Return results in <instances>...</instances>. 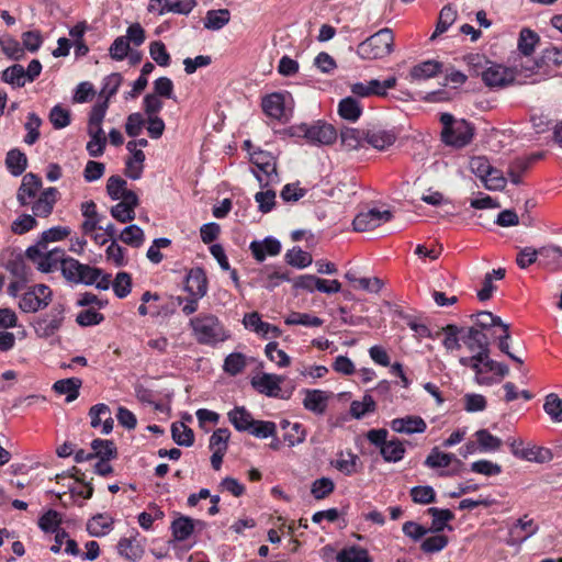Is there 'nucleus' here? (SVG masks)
I'll use <instances>...</instances> for the list:
<instances>
[{
    "instance_id": "1",
    "label": "nucleus",
    "mask_w": 562,
    "mask_h": 562,
    "mask_svg": "<svg viewBox=\"0 0 562 562\" xmlns=\"http://www.w3.org/2000/svg\"><path fill=\"white\" fill-rule=\"evenodd\" d=\"M194 339L200 345L215 346L229 338L223 323L213 314L201 313L189 322Z\"/></svg>"
},
{
    "instance_id": "2",
    "label": "nucleus",
    "mask_w": 562,
    "mask_h": 562,
    "mask_svg": "<svg viewBox=\"0 0 562 562\" xmlns=\"http://www.w3.org/2000/svg\"><path fill=\"white\" fill-rule=\"evenodd\" d=\"M394 50V34L389 27L381 29L357 46L361 59H382Z\"/></svg>"
},
{
    "instance_id": "3",
    "label": "nucleus",
    "mask_w": 562,
    "mask_h": 562,
    "mask_svg": "<svg viewBox=\"0 0 562 562\" xmlns=\"http://www.w3.org/2000/svg\"><path fill=\"white\" fill-rule=\"evenodd\" d=\"M442 142L453 147H464L474 135L473 126L465 120H456L450 113L440 115Z\"/></svg>"
},
{
    "instance_id": "4",
    "label": "nucleus",
    "mask_w": 562,
    "mask_h": 562,
    "mask_svg": "<svg viewBox=\"0 0 562 562\" xmlns=\"http://www.w3.org/2000/svg\"><path fill=\"white\" fill-rule=\"evenodd\" d=\"M64 255L65 250L59 247L48 249V247L32 245L25 250L26 258L43 273L60 268Z\"/></svg>"
},
{
    "instance_id": "5",
    "label": "nucleus",
    "mask_w": 562,
    "mask_h": 562,
    "mask_svg": "<svg viewBox=\"0 0 562 562\" xmlns=\"http://www.w3.org/2000/svg\"><path fill=\"white\" fill-rule=\"evenodd\" d=\"M387 430L384 428L370 429L367 438L373 446L380 448V453L386 462H398L404 458L405 448L401 440L394 438L387 439Z\"/></svg>"
},
{
    "instance_id": "6",
    "label": "nucleus",
    "mask_w": 562,
    "mask_h": 562,
    "mask_svg": "<svg viewBox=\"0 0 562 562\" xmlns=\"http://www.w3.org/2000/svg\"><path fill=\"white\" fill-rule=\"evenodd\" d=\"M250 161L258 169V171H255L254 173L261 188L279 183L280 179L277 172V159L271 153L261 149L256 150L250 154Z\"/></svg>"
},
{
    "instance_id": "7",
    "label": "nucleus",
    "mask_w": 562,
    "mask_h": 562,
    "mask_svg": "<svg viewBox=\"0 0 562 562\" xmlns=\"http://www.w3.org/2000/svg\"><path fill=\"white\" fill-rule=\"evenodd\" d=\"M65 319V307L63 304H55L48 313L36 317L32 323V327L40 338H49L57 334L61 328Z\"/></svg>"
},
{
    "instance_id": "8",
    "label": "nucleus",
    "mask_w": 562,
    "mask_h": 562,
    "mask_svg": "<svg viewBox=\"0 0 562 562\" xmlns=\"http://www.w3.org/2000/svg\"><path fill=\"white\" fill-rule=\"evenodd\" d=\"M53 292L45 284H36L23 293L19 301V307L24 313H36L48 306Z\"/></svg>"
},
{
    "instance_id": "9",
    "label": "nucleus",
    "mask_w": 562,
    "mask_h": 562,
    "mask_svg": "<svg viewBox=\"0 0 562 562\" xmlns=\"http://www.w3.org/2000/svg\"><path fill=\"white\" fill-rule=\"evenodd\" d=\"M299 130L307 142L313 145H331L337 139L336 128L323 121H317L312 125L302 124L299 126Z\"/></svg>"
},
{
    "instance_id": "10",
    "label": "nucleus",
    "mask_w": 562,
    "mask_h": 562,
    "mask_svg": "<svg viewBox=\"0 0 562 562\" xmlns=\"http://www.w3.org/2000/svg\"><path fill=\"white\" fill-rule=\"evenodd\" d=\"M393 218V213L390 210L371 209L366 212H360L352 221V226L356 232H370L382 224L390 222Z\"/></svg>"
},
{
    "instance_id": "11",
    "label": "nucleus",
    "mask_w": 562,
    "mask_h": 562,
    "mask_svg": "<svg viewBox=\"0 0 562 562\" xmlns=\"http://www.w3.org/2000/svg\"><path fill=\"white\" fill-rule=\"evenodd\" d=\"M284 382V376L273 373H262L251 379V386L260 394L268 397H282L281 384Z\"/></svg>"
},
{
    "instance_id": "12",
    "label": "nucleus",
    "mask_w": 562,
    "mask_h": 562,
    "mask_svg": "<svg viewBox=\"0 0 562 562\" xmlns=\"http://www.w3.org/2000/svg\"><path fill=\"white\" fill-rule=\"evenodd\" d=\"M538 254L542 257L552 258L555 261L562 260V249L558 246H549L541 248L539 251L531 247L521 249L516 258V263L519 268L526 269L536 262Z\"/></svg>"
},
{
    "instance_id": "13",
    "label": "nucleus",
    "mask_w": 562,
    "mask_h": 562,
    "mask_svg": "<svg viewBox=\"0 0 562 562\" xmlns=\"http://www.w3.org/2000/svg\"><path fill=\"white\" fill-rule=\"evenodd\" d=\"M460 339L467 348L476 356L490 352V339L487 335L476 327L464 329Z\"/></svg>"
},
{
    "instance_id": "14",
    "label": "nucleus",
    "mask_w": 562,
    "mask_h": 562,
    "mask_svg": "<svg viewBox=\"0 0 562 562\" xmlns=\"http://www.w3.org/2000/svg\"><path fill=\"white\" fill-rule=\"evenodd\" d=\"M42 188V180L38 176L29 172L24 175L22 183L18 189L16 200L21 206L30 205Z\"/></svg>"
},
{
    "instance_id": "15",
    "label": "nucleus",
    "mask_w": 562,
    "mask_h": 562,
    "mask_svg": "<svg viewBox=\"0 0 562 562\" xmlns=\"http://www.w3.org/2000/svg\"><path fill=\"white\" fill-rule=\"evenodd\" d=\"M393 431L404 435L423 434L427 429L426 422L417 415H406L404 417L394 418L390 423Z\"/></svg>"
},
{
    "instance_id": "16",
    "label": "nucleus",
    "mask_w": 562,
    "mask_h": 562,
    "mask_svg": "<svg viewBox=\"0 0 562 562\" xmlns=\"http://www.w3.org/2000/svg\"><path fill=\"white\" fill-rule=\"evenodd\" d=\"M58 199V190L49 187L41 192L36 200H33L32 212L35 217H48Z\"/></svg>"
},
{
    "instance_id": "17",
    "label": "nucleus",
    "mask_w": 562,
    "mask_h": 562,
    "mask_svg": "<svg viewBox=\"0 0 562 562\" xmlns=\"http://www.w3.org/2000/svg\"><path fill=\"white\" fill-rule=\"evenodd\" d=\"M482 80L490 88H502L513 82V74L501 65H492L481 72Z\"/></svg>"
},
{
    "instance_id": "18",
    "label": "nucleus",
    "mask_w": 562,
    "mask_h": 562,
    "mask_svg": "<svg viewBox=\"0 0 562 562\" xmlns=\"http://www.w3.org/2000/svg\"><path fill=\"white\" fill-rule=\"evenodd\" d=\"M252 257L262 262L268 256H278L281 252V243L274 237H266L262 240H252L249 245Z\"/></svg>"
},
{
    "instance_id": "19",
    "label": "nucleus",
    "mask_w": 562,
    "mask_h": 562,
    "mask_svg": "<svg viewBox=\"0 0 562 562\" xmlns=\"http://www.w3.org/2000/svg\"><path fill=\"white\" fill-rule=\"evenodd\" d=\"M186 291L190 293L191 296H195L196 299H202L207 293V278L205 271L200 268H192L186 280Z\"/></svg>"
},
{
    "instance_id": "20",
    "label": "nucleus",
    "mask_w": 562,
    "mask_h": 562,
    "mask_svg": "<svg viewBox=\"0 0 562 562\" xmlns=\"http://www.w3.org/2000/svg\"><path fill=\"white\" fill-rule=\"evenodd\" d=\"M303 406L305 409L316 414L323 415L326 412L329 394L323 390H304Z\"/></svg>"
},
{
    "instance_id": "21",
    "label": "nucleus",
    "mask_w": 562,
    "mask_h": 562,
    "mask_svg": "<svg viewBox=\"0 0 562 562\" xmlns=\"http://www.w3.org/2000/svg\"><path fill=\"white\" fill-rule=\"evenodd\" d=\"M91 427L97 428L102 425V434L108 435L112 431L114 420L111 417V411L105 404L93 405L89 411Z\"/></svg>"
},
{
    "instance_id": "22",
    "label": "nucleus",
    "mask_w": 562,
    "mask_h": 562,
    "mask_svg": "<svg viewBox=\"0 0 562 562\" xmlns=\"http://www.w3.org/2000/svg\"><path fill=\"white\" fill-rule=\"evenodd\" d=\"M477 368L474 369L475 382L480 385H492L497 383L494 379L495 360L491 359L490 352L481 356Z\"/></svg>"
},
{
    "instance_id": "23",
    "label": "nucleus",
    "mask_w": 562,
    "mask_h": 562,
    "mask_svg": "<svg viewBox=\"0 0 562 562\" xmlns=\"http://www.w3.org/2000/svg\"><path fill=\"white\" fill-rule=\"evenodd\" d=\"M229 423L237 431L249 432L256 419L245 406H236L227 413Z\"/></svg>"
},
{
    "instance_id": "24",
    "label": "nucleus",
    "mask_w": 562,
    "mask_h": 562,
    "mask_svg": "<svg viewBox=\"0 0 562 562\" xmlns=\"http://www.w3.org/2000/svg\"><path fill=\"white\" fill-rule=\"evenodd\" d=\"M262 111L269 117L281 120L284 116V94L273 92L266 95L261 102Z\"/></svg>"
},
{
    "instance_id": "25",
    "label": "nucleus",
    "mask_w": 562,
    "mask_h": 562,
    "mask_svg": "<svg viewBox=\"0 0 562 562\" xmlns=\"http://www.w3.org/2000/svg\"><path fill=\"white\" fill-rule=\"evenodd\" d=\"M117 553L130 562H137L144 555V548L135 538H121L116 546Z\"/></svg>"
},
{
    "instance_id": "26",
    "label": "nucleus",
    "mask_w": 562,
    "mask_h": 562,
    "mask_svg": "<svg viewBox=\"0 0 562 562\" xmlns=\"http://www.w3.org/2000/svg\"><path fill=\"white\" fill-rule=\"evenodd\" d=\"M114 519L108 514H97L87 522V531L92 537H103L113 529Z\"/></svg>"
},
{
    "instance_id": "27",
    "label": "nucleus",
    "mask_w": 562,
    "mask_h": 562,
    "mask_svg": "<svg viewBox=\"0 0 562 562\" xmlns=\"http://www.w3.org/2000/svg\"><path fill=\"white\" fill-rule=\"evenodd\" d=\"M395 140L396 134L393 131L371 130L366 132V143L379 150L392 146Z\"/></svg>"
},
{
    "instance_id": "28",
    "label": "nucleus",
    "mask_w": 562,
    "mask_h": 562,
    "mask_svg": "<svg viewBox=\"0 0 562 562\" xmlns=\"http://www.w3.org/2000/svg\"><path fill=\"white\" fill-rule=\"evenodd\" d=\"M427 514L432 517L431 526L428 528L429 532L440 533L446 528L452 530V527L448 526V522L454 519V514L450 509L429 507Z\"/></svg>"
},
{
    "instance_id": "29",
    "label": "nucleus",
    "mask_w": 562,
    "mask_h": 562,
    "mask_svg": "<svg viewBox=\"0 0 562 562\" xmlns=\"http://www.w3.org/2000/svg\"><path fill=\"white\" fill-rule=\"evenodd\" d=\"M441 69L442 64L440 61L429 59L414 66L409 71V76L412 80H427L436 77Z\"/></svg>"
},
{
    "instance_id": "30",
    "label": "nucleus",
    "mask_w": 562,
    "mask_h": 562,
    "mask_svg": "<svg viewBox=\"0 0 562 562\" xmlns=\"http://www.w3.org/2000/svg\"><path fill=\"white\" fill-rule=\"evenodd\" d=\"M170 529L175 541H184L193 533L195 522L188 516H180L171 522Z\"/></svg>"
},
{
    "instance_id": "31",
    "label": "nucleus",
    "mask_w": 562,
    "mask_h": 562,
    "mask_svg": "<svg viewBox=\"0 0 562 562\" xmlns=\"http://www.w3.org/2000/svg\"><path fill=\"white\" fill-rule=\"evenodd\" d=\"M82 381L79 378L58 380L54 383L53 390L58 394L66 395V402L70 403L79 396Z\"/></svg>"
},
{
    "instance_id": "32",
    "label": "nucleus",
    "mask_w": 562,
    "mask_h": 562,
    "mask_svg": "<svg viewBox=\"0 0 562 562\" xmlns=\"http://www.w3.org/2000/svg\"><path fill=\"white\" fill-rule=\"evenodd\" d=\"M131 156L125 161L124 173L132 180H138L144 170L145 154L143 150H128Z\"/></svg>"
},
{
    "instance_id": "33",
    "label": "nucleus",
    "mask_w": 562,
    "mask_h": 562,
    "mask_svg": "<svg viewBox=\"0 0 562 562\" xmlns=\"http://www.w3.org/2000/svg\"><path fill=\"white\" fill-rule=\"evenodd\" d=\"M337 562H372L369 551L359 546L344 548L337 553Z\"/></svg>"
},
{
    "instance_id": "34",
    "label": "nucleus",
    "mask_w": 562,
    "mask_h": 562,
    "mask_svg": "<svg viewBox=\"0 0 562 562\" xmlns=\"http://www.w3.org/2000/svg\"><path fill=\"white\" fill-rule=\"evenodd\" d=\"M231 12L227 9L209 10L204 19V27L218 31L229 23Z\"/></svg>"
},
{
    "instance_id": "35",
    "label": "nucleus",
    "mask_w": 562,
    "mask_h": 562,
    "mask_svg": "<svg viewBox=\"0 0 562 562\" xmlns=\"http://www.w3.org/2000/svg\"><path fill=\"white\" fill-rule=\"evenodd\" d=\"M341 144L348 150H356L366 143V132L358 128L346 127L340 132Z\"/></svg>"
},
{
    "instance_id": "36",
    "label": "nucleus",
    "mask_w": 562,
    "mask_h": 562,
    "mask_svg": "<svg viewBox=\"0 0 562 562\" xmlns=\"http://www.w3.org/2000/svg\"><path fill=\"white\" fill-rule=\"evenodd\" d=\"M338 114L344 120L356 122L362 114V108L356 99L347 97L340 100L338 104Z\"/></svg>"
},
{
    "instance_id": "37",
    "label": "nucleus",
    "mask_w": 562,
    "mask_h": 562,
    "mask_svg": "<svg viewBox=\"0 0 562 562\" xmlns=\"http://www.w3.org/2000/svg\"><path fill=\"white\" fill-rule=\"evenodd\" d=\"M453 460H456V456L453 453L442 452L438 447H435L430 450L424 461V464L429 469L448 468L452 464Z\"/></svg>"
},
{
    "instance_id": "38",
    "label": "nucleus",
    "mask_w": 562,
    "mask_h": 562,
    "mask_svg": "<svg viewBox=\"0 0 562 562\" xmlns=\"http://www.w3.org/2000/svg\"><path fill=\"white\" fill-rule=\"evenodd\" d=\"M164 7L159 9V15L168 12L188 15L195 7L196 0H162Z\"/></svg>"
},
{
    "instance_id": "39",
    "label": "nucleus",
    "mask_w": 562,
    "mask_h": 562,
    "mask_svg": "<svg viewBox=\"0 0 562 562\" xmlns=\"http://www.w3.org/2000/svg\"><path fill=\"white\" fill-rule=\"evenodd\" d=\"M94 458L99 460H112L117 457V450L112 440L108 439H94L91 442Z\"/></svg>"
},
{
    "instance_id": "40",
    "label": "nucleus",
    "mask_w": 562,
    "mask_h": 562,
    "mask_svg": "<svg viewBox=\"0 0 562 562\" xmlns=\"http://www.w3.org/2000/svg\"><path fill=\"white\" fill-rule=\"evenodd\" d=\"M5 165L9 171L18 177L22 175L27 167V158L24 153L19 149H11L7 154Z\"/></svg>"
},
{
    "instance_id": "41",
    "label": "nucleus",
    "mask_w": 562,
    "mask_h": 562,
    "mask_svg": "<svg viewBox=\"0 0 562 562\" xmlns=\"http://www.w3.org/2000/svg\"><path fill=\"white\" fill-rule=\"evenodd\" d=\"M71 231L67 226H54L44 231L35 245L48 247L49 243L60 241L70 235Z\"/></svg>"
},
{
    "instance_id": "42",
    "label": "nucleus",
    "mask_w": 562,
    "mask_h": 562,
    "mask_svg": "<svg viewBox=\"0 0 562 562\" xmlns=\"http://www.w3.org/2000/svg\"><path fill=\"white\" fill-rule=\"evenodd\" d=\"M284 323L289 326L319 327L324 324V321L308 313L292 312L285 317Z\"/></svg>"
},
{
    "instance_id": "43",
    "label": "nucleus",
    "mask_w": 562,
    "mask_h": 562,
    "mask_svg": "<svg viewBox=\"0 0 562 562\" xmlns=\"http://www.w3.org/2000/svg\"><path fill=\"white\" fill-rule=\"evenodd\" d=\"M119 239L131 247L139 248L145 240V234L139 226L133 224L121 232Z\"/></svg>"
},
{
    "instance_id": "44",
    "label": "nucleus",
    "mask_w": 562,
    "mask_h": 562,
    "mask_svg": "<svg viewBox=\"0 0 562 562\" xmlns=\"http://www.w3.org/2000/svg\"><path fill=\"white\" fill-rule=\"evenodd\" d=\"M539 35L530 29H522L518 38V49L525 56H530L539 43Z\"/></svg>"
},
{
    "instance_id": "45",
    "label": "nucleus",
    "mask_w": 562,
    "mask_h": 562,
    "mask_svg": "<svg viewBox=\"0 0 562 562\" xmlns=\"http://www.w3.org/2000/svg\"><path fill=\"white\" fill-rule=\"evenodd\" d=\"M284 258L288 265L299 269L308 267L313 261L312 255L302 250L300 247L289 249Z\"/></svg>"
},
{
    "instance_id": "46",
    "label": "nucleus",
    "mask_w": 562,
    "mask_h": 562,
    "mask_svg": "<svg viewBox=\"0 0 562 562\" xmlns=\"http://www.w3.org/2000/svg\"><path fill=\"white\" fill-rule=\"evenodd\" d=\"M172 439L179 445L190 447L194 442V434L191 428L181 422H176L171 425Z\"/></svg>"
},
{
    "instance_id": "47",
    "label": "nucleus",
    "mask_w": 562,
    "mask_h": 562,
    "mask_svg": "<svg viewBox=\"0 0 562 562\" xmlns=\"http://www.w3.org/2000/svg\"><path fill=\"white\" fill-rule=\"evenodd\" d=\"M457 15V11L450 4L445 5L439 13L436 30L431 38L445 33L454 23Z\"/></svg>"
},
{
    "instance_id": "48",
    "label": "nucleus",
    "mask_w": 562,
    "mask_h": 562,
    "mask_svg": "<svg viewBox=\"0 0 562 562\" xmlns=\"http://www.w3.org/2000/svg\"><path fill=\"white\" fill-rule=\"evenodd\" d=\"M471 317L475 318V326L474 327L479 328L482 331L487 330V329H490L492 327L499 329L504 325H506L505 323H503L501 317H498V316H496L493 313L487 312V311L479 312L477 314L472 315Z\"/></svg>"
},
{
    "instance_id": "49",
    "label": "nucleus",
    "mask_w": 562,
    "mask_h": 562,
    "mask_svg": "<svg viewBox=\"0 0 562 562\" xmlns=\"http://www.w3.org/2000/svg\"><path fill=\"white\" fill-rule=\"evenodd\" d=\"M510 447L514 456L527 461L544 462L549 453L548 450L540 447L521 448V450L515 449V443H512Z\"/></svg>"
},
{
    "instance_id": "50",
    "label": "nucleus",
    "mask_w": 562,
    "mask_h": 562,
    "mask_svg": "<svg viewBox=\"0 0 562 562\" xmlns=\"http://www.w3.org/2000/svg\"><path fill=\"white\" fill-rule=\"evenodd\" d=\"M481 451H496L502 446V440L492 435L487 429H480L474 434Z\"/></svg>"
},
{
    "instance_id": "51",
    "label": "nucleus",
    "mask_w": 562,
    "mask_h": 562,
    "mask_svg": "<svg viewBox=\"0 0 562 562\" xmlns=\"http://www.w3.org/2000/svg\"><path fill=\"white\" fill-rule=\"evenodd\" d=\"M247 364L246 356L241 352L229 353L223 364V370L229 375H237L243 372Z\"/></svg>"
},
{
    "instance_id": "52",
    "label": "nucleus",
    "mask_w": 562,
    "mask_h": 562,
    "mask_svg": "<svg viewBox=\"0 0 562 562\" xmlns=\"http://www.w3.org/2000/svg\"><path fill=\"white\" fill-rule=\"evenodd\" d=\"M0 47L3 54L11 59L19 60L24 56V49L20 42L10 35L0 37Z\"/></svg>"
},
{
    "instance_id": "53",
    "label": "nucleus",
    "mask_w": 562,
    "mask_h": 562,
    "mask_svg": "<svg viewBox=\"0 0 562 562\" xmlns=\"http://www.w3.org/2000/svg\"><path fill=\"white\" fill-rule=\"evenodd\" d=\"M279 344L277 341H271L267 344L265 348V353L267 358L276 362L279 368H286L291 363V358L286 355V352L282 349H279Z\"/></svg>"
},
{
    "instance_id": "54",
    "label": "nucleus",
    "mask_w": 562,
    "mask_h": 562,
    "mask_svg": "<svg viewBox=\"0 0 562 562\" xmlns=\"http://www.w3.org/2000/svg\"><path fill=\"white\" fill-rule=\"evenodd\" d=\"M375 411V402L373 397L366 394L361 401H353L350 405V414L352 417L360 419L366 414Z\"/></svg>"
},
{
    "instance_id": "55",
    "label": "nucleus",
    "mask_w": 562,
    "mask_h": 562,
    "mask_svg": "<svg viewBox=\"0 0 562 562\" xmlns=\"http://www.w3.org/2000/svg\"><path fill=\"white\" fill-rule=\"evenodd\" d=\"M533 158H518L508 167V177L514 184L521 183L522 175L529 169Z\"/></svg>"
},
{
    "instance_id": "56",
    "label": "nucleus",
    "mask_w": 562,
    "mask_h": 562,
    "mask_svg": "<svg viewBox=\"0 0 562 562\" xmlns=\"http://www.w3.org/2000/svg\"><path fill=\"white\" fill-rule=\"evenodd\" d=\"M61 524V516L58 512L54 509L47 510L38 519V527L44 532H56L59 529V525Z\"/></svg>"
},
{
    "instance_id": "57",
    "label": "nucleus",
    "mask_w": 562,
    "mask_h": 562,
    "mask_svg": "<svg viewBox=\"0 0 562 562\" xmlns=\"http://www.w3.org/2000/svg\"><path fill=\"white\" fill-rule=\"evenodd\" d=\"M2 80L7 83L23 87L25 85V69L23 66L15 64L11 67H8L2 71Z\"/></svg>"
},
{
    "instance_id": "58",
    "label": "nucleus",
    "mask_w": 562,
    "mask_h": 562,
    "mask_svg": "<svg viewBox=\"0 0 562 562\" xmlns=\"http://www.w3.org/2000/svg\"><path fill=\"white\" fill-rule=\"evenodd\" d=\"M102 276L100 268L91 267L89 265L81 263L78 274H76L74 283H83L86 285H92L97 283V279Z\"/></svg>"
},
{
    "instance_id": "59",
    "label": "nucleus",
    "mask_w": 562,
    "mask_h": 562,
    "mask_svg": "<svg viewBox=\"0 0 562 562\" xmlns=\"http://www.w3.org/2000/svg\"><path fill=\"white\" fill-rule=\"evenodd\" d=\"M102 276L100 268L91 267L89 265L81 263L78 274H76L74 283H83L86 285H92L97 283V279Z\"/></svg>"
},
{
    "instance_id": "60",
    "label": "nucleus",
    "mask_w": 562,
    "mask_h": 562,
    "mask_svg": "<svg viewBox=\"0 0 562 562\" xmlns=\"http://www.w3.org/2000/svg\"><path fill=\"white\" fill-rule=\"evenodd\" d=\"M102 276L100 268L91 267L89 265L81 263L78 274H76L74 283H83L86 285H92L97 283V279Z\"/></svg>"
},
{
    "instance_id": "61",
    "label": "nucleus",
    "mask_w": 562,
    "mask_h": 562,
    "mask_svg": "<svg viewBox=\"0 0 562 562\" xmlns=\"http://www.w3.org/2000/svg\"><path fill=\"white\" fill-rule=\"evenodd\" d=\"M113 291L119 299L126 297L132 290V277L127 272H119L112 283Z\"/></svg>"
},
{
    "instance_id": "62",
    "label": "nucleus",
    "mask_w": 562,
    "mask_h": 562,
    "mask_svg": "<svg viewBox=\"0 0 562 562\" xmlns=\"http://www.w3.org/2000/svg\"><path fill=\"white\" fill-rule=\"evenodd\" d=\"M411 497L416 504L427 505L436 502L435 490L429 485L414 486L411 490Z\"/></svg>"
},
{
    "instance_id": "63",
    "label": "nucleus",
    "mask_w": 562,
    "mask_h": 562,
    "mask_svg": "<svg viewBox=\"0 0 562 562\" xmlns=\"http://www.w3.org/2000/svg\"><path fill=\"white\" fill-rule=\"evenodd\" d=\"M543 409L552 420H562V398H560L555 393L547 395Z\"/></svg>"
},
{
    "instance_id": "64",
    "label": "nucleus",
    "mask_w": 562,
    "mask_h": 562,
    "mask_svg": "<svg viewBox=\"0 0 562 562\" xmlns=\"http://www.w3.org/2000/svg\"><path fill=\"white\" fill-rule=\"evenodd\" d=\"M231 431L227 428H217L210 437L209 448L212 451H227Z\"/></svg>"
}]
</instances>
